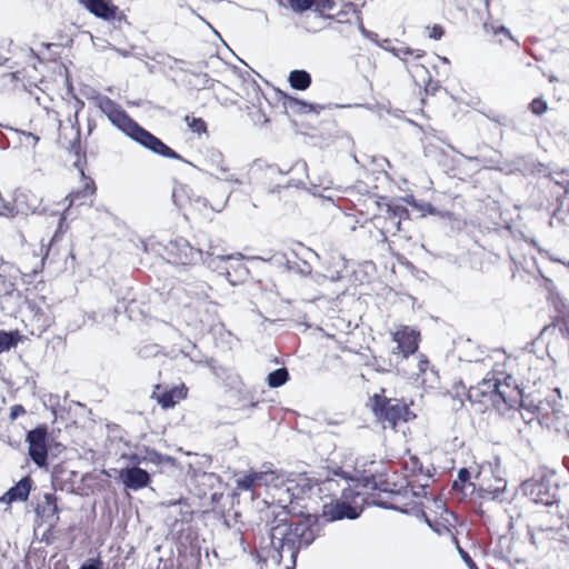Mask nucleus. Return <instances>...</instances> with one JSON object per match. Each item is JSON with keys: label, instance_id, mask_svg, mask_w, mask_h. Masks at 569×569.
<instances>
[{"label": "nucleus", "instance_id": "ea45409f", "mask_svg": "<svg viewBox=\"0 0 569 569\" xmlns=\"http://www.w3.org/2000/svg\"><path fill=\"white\" fill-rule=\"evenodd\" d=\"M522 486H523V489L527 491L528 489H531L535 486H537V482L536 481H526V482H523Z\"/></svg>", "mask_w": 569, "mask_h": 569}, {"label": "nucleus", "instance_id": "f704fd0d", "mask_svg": "<svg viewBox=\"0 0 569 569\" xmlns=\"http://www.w3.org/2000/svg\"><path fill=\"white\" fill-rule=\"evenodd\" d=\"M80 569H102V562L97 560H91L80 567Z\"/></svg>", "mask_w": 569, "mask_h": 569}, {"label": "nucleus", "instance_id": "9b49d317", "mask_svg": "<svg viewBox=\"0 0 569 569\" xmlns=\"http://www.w3.org/2000/svg\"><path fill=\"white\" fill-rule=\"evenodd\" d=\"M274 479L273 471H252L237 479V488L253 490L261 486H269Z\"/></svg>", "mask_w": 569, "mask_h": 569}, {"label": "nucleus", "instance_id": "5701e85b", "mask_svg": "<svg viewBox=\"0 0 569 569\" xmlns=\"http://www.w3.org/2000/svg\"><path fill=\"white\" fill-rule=\"evenodd\" d=\"M359 30L367 39L375 42L377 46L381 47L382 49H385L389 52H391V49H396L395 47L390 46V40L383 39L382 41H380L378 38V34L366 30L362 23H360Z\"/></svg>", "mask_w": 569, "mask_h": 569}, {"label": "nucleus", "instance_id": "b1692460", "mask_svg": "<svg viewBox=\"0 0 569 569\" xmlns=\"http://www.w3.org/2000/svg\"><path fill=\"white\" fill-rule=\"evenodd\" d=\"M184 122L188 126V128L194 133L201 134L207 131V124L201 118L186 116Z\"/></svg>", "mask_w": 569, "mask_h": 569}, {"label": "nucleus", "instance_id": "aec40b11", "mask_svg": "<svg viewBox=\"0 0 569 569\" xmlns=\"http://www.w3.org/2000/svg\"><path fill=\"white\" fill-rule=\"evenodd\" d=\"M20 340V335L18 331H3L0 330V353L9 351L11 348L16 347Z\"/></svg>", "mask_w": 569, "mask_h": 569}, {"label": "nucleus", "instance_id": "423d86ee", "mask_svg": "<svg viewBox=\"0 0 569 569\" xmlns=\"http://www.w3.org/2000/svg\"><path fill=\"white\" fill-rule=\"evenodd\" d=\"M206 171L214 179L228 183L239 184L241 181L231 171L228 162L220 151H211L206 159Z\"/></svg>", "mask_w": 569, "mask_h": 569}, {"label": "nucleus", "instance_id": "bb28decb", "mask_svg": "<svg viewBox=\"0 0 569 569\" xmlns=\"http://www.w3.org/2000/svg\"><path fill=\"white\" fill-rule=\"evenodd\" d=\"M184 248V259H181V263H192L198 261L201 258V250H196L191 248L188 243H183Z\"/></svg>", "mask_w": 569, "mask_h": 569}, {"label": "nucleus", "instance_id": "58836bf2", "mask_svg": "<svg viewBox=\"0 0 569 569\" xmlns=\"http://www.w3.org/2000/svg\"><path fill=\"white\" fill-rule=\"evenodd\" d=\"M470 478V472L467 469H460L458 472V479L461 482H466Z\"/></svg>", "mask_w": 569, "mask_h": 569}, {"label": "nucleus", "instance_id": "c9c22d12", "mask_svg": "<svg viewBox=\"0 0 569 569\" xmlns=\"http://www.w3.org/2000/svg\"><path fill=\"white\" fill-rule=\"evenodd\" d=\"M460 556L462 557L463 561L469 566L470 569H473L476 567L472 559L469 557V555L462 550L461 548H458Z\"/></svg>", "mask_w": 569, "mask_h": 569}, {"label": "nucleus", "instance_id": "7c9ffc66", "mask_svg": "<svg viewBox=\"0 0 569 569\" xmlns=\"http://www.w3.org/2000/svg\"><path fill=\"white\" fill-rule=\"evenodd\" d=\"M406 202L415 208H418L420 210H423V211H427L429 213H433L435 212V209L430 204V203H425V204H418L416 202V200L413 199V197H408L406 199Z\"/></svg>", "mask_w": 569, "mask_h": 569}, {"label": "nucleus", "instance_id": "e433bc0d", "mask_svg": "<svg viewBox=\"0 0 569 569\" xmlns=\"http://www.w3.org/2000/svg\"><path fill=\"white\" fill-rule=\"evenodd\" d=\"M78 318H79V320H78V322L76 325H70L69 326V328L71 330H73V331L80 329L84 325L86 319H84V315L82 312L78 313Z\"/></svg>", "mask_w": 569, "mask_h": 569}, {"label": "nucleus", "instance_id": "a18cd8bd", "mask_svg": "<svg viewBox=\"0 0 569 569\" xmlns=\"http://www.w3.org/2000/svg\"><path fill=\"white\" fill-rule=\"evenodd\" d=\"M279 501H280V502H286V501H287V499L279 498Z\"/></svg>", "mask_w": 569, "mask_h": 569}, {"label": "nucleus", "instance_id": "39448f33", "mask_svg": "<svg viewBox=\"0 0 569 569\" xmlns=\"http://www.w3.org/2000/svg\"><path fill=\"white\" fill-rule=\"evenodd\" d=\"M488 468L491 473V479H488L486 476L481 478L477 495L483 501L503 502L507 499V481L500 475L501 472L498 466L492 468V466L489 465Z\"/></svg>", "mask_w": 569, "mask_h": 569}, {"label": "nucleus", "instance_id": "7ed1b4c3", "mask_svg": "<svg viewBox=\"0 0 569 569\" xmlns=\"http://www.w3.org/2000/svg\"><path fill=\"white\" fill-rule=\"evenodd\" d=\"M315 539L316 531L307 522H280L270 531L271 558L278 563L284 558L295 563L299 549L309 546Z\"/></svg>", "mask_w": 569, "mask_h": 569}, {"label": "nucleus", "instance_id": "dca6fc26", "mask_svg": "<svg viewBox=\"0 0 569 569\" xmlns=\"http://www.w3.org/2000/svg\"><path fill=\"white\" fill-rule=\"evenodd\" d=\"M172 199L173 202L180 208H186L187 206L193 204L191 189L186 184H178L173 188Z\"/></svg>", "mask_w": 569, "mask_h": 569}, {"label": "nucleus", "instance_id": "412c9836", "mask_svg": "<svg viewBox=\"0 0 569 569\" xmlns=\"http://www.w3.org/2000/svg\"><path fill=\"white\" fill-rule=\"evenodd\" d=\"M143 461L146 462H150L154 466H158L160 468H163V467H173L174 466V459L169 457V456H164V455H161V453H158L156 451H150L147 453V456L143 458Z\"/></svg>", "mask_w": 569, "mask_h": 569}, {"label": "nucleus", "instance_id": "72a5a7b5", "mask_svg": "<svg viewBox=\"0 0 569 569\" xmlns=\"http://www.w3.org/2000/svg\"><path fill=\"white\" fill-rule=\"evenodd\" d=\"M442 34H443V30H442V28H441L440 26H437V24H436V26H433V27L430 29V32H429V34H428V36H429V38H431V39H436V40H438V39H440V38L442 37Z\"/></svg>", "mask_w": 569, "mask_h": 569}, {"label": "nucleus", "instance_id": "1a4fd4ad", "mask_svg": "<svg viewBox=\"0 0 569 569\" xmlns=\"http://www.w3.org/2000/svg\"><path fill=\"white\" fill-rule=\"evenodd\" d=\"M188 388L181 383L169 390H163L157 385L152 391L151 398L154 399L163 409L173 408L177 403L187 397Z\"/></svg>", "mask_w": 569, "mask_h": 569}, {"label": "nucleus", "instance_id": "4468645a", "mask_svg": "<svg viewBox=\"0 0 569 569\" xmlns=\"http://www.w3.org/2000/svg\"><path fill=\"white\" fill-rule=\"evenodd\" d=\"M284 106L287 109L298 114H308L312 112L319 114L320 111L325 109L323 106L308 103L306 101L291 97L287 98Z\"/></svg>", "mask_w": 569, "mask_h": 569}, {"label": "nucleus", "instance_id": "a19ab883", "mask_svg": "<svg viewBox=\"0 0 569 569\" xmlns=\"http://www.w3.org/2000/svg\"><path fill=\"white\" fill-rule=\"evenodd\" d=\"M499 31H501V32H505V33L509 34V31H508L505 27L499 28Z\"/></svg>", "mask_w": 569, "mask_h": 569}, {"label": "nucleus", "instance_id": "20e7f679", "mask_svg": "<svg viewBox=\"0 0 569 569\" xmlns=\"http://www.w3.org/2000/svg\"><path fill=\"white\" fill-rule=\"evenodd\" d=\"M370 405L376 418L381 422L385 429L397 430L402 423L416 418V415L408 406L396 399H387L380 395H375Z\"/></svg>", "mask_w": 569, "mask_h": 569}, {"label": "nucleus", "instance_id": "79ce46f5", "mask_svg": "<svg viewBox=\"0 0 569 569\" xmlns=\"http://www.w3.org/2000/svg\"><path fill=\"white\" fill-rule=\"evenodd\" d=\"M556 80H557V79H556V77H553V76H550V77H549V81H550V82H553V81H556Z\"/></svg>", "mask_w": 569, "mask_h": 569}, {"label": "nucleus", "instance_id": "0eeeda50", "mask_svg": "<svg viewBox=\"0 0 569 569\" xmlns=\"http://www.w3.org/2000/svg\"><path fill=\"white\" fill-rule=\"evenodd\" d=\"M26 440L29 445V456L33 462L39 467L46 466L48 457L47 429L44 427H38L30 430Z\"/></svg>", "mask_w": 569, "mask_h": 569}, {"label": "nucleus", "instance_id": "ddd939ff", "mask_svg": "<svg viewBox=\"0 0 569 569\" xmlns=\"http://www.w3.org/2000/svg\"><path fill=\"white\" fill-rule=\"evenodd\" d=\"M32 481L29 477L22 478L14 487H12L0 501L11 503L13 501H24L28 499L31 490Z\"/></svg>", "mask_w": 569, "mask_h": 569}, {"label": "nucleus", "instance_id": "f257e3e1", "mask_svg": "<svg viewBox=\"0 0 569 569\" xmlns=\"http://www.w3.org/2000/svg\"><path fill=\"white\" fill-rule=\"evenodd\" d=\"M352 479L343 477L335 471L332 477L326 479H312L307 476H299L297 480H289L283 492L288 493V501L291 499H309L321 506V516L327 521H336L343 518L356 519L359 512L352 506L359 496ZM281 491V488L279 489Z\"/></svg>", "mask_w": 569, "mask_h": 569}, {"label": "nucleus", "instance_id": "4be33fe9", "mask_svg": "<svg viewBox=\"0 0 569 569\" xmlns=\"http://www.w3.org/2000/svg\"><path fill=\"white\" fill-rule=\"evenodd\" d=\"M288 371L286 368H280L268 375V385L271 388H278L284 385L288 380Z\"/></svg>", "mask_w": 569, "mask_h": 569}, {"label": "nucleus", "instance_id": "c03bdc74", "mask_svg": "<svg viewBox=\"0 0 569 569\" xmlns=\"http://www.w3.org/2000/svg\"><path fill=\"white\" fill-rule=\"evenodd\" d=\"M441 60L445 62V63H448V59L447 58H441Z\"/></svg>", "mask_w": 569, "mask_h": 569}, {"label": "nucleus", "instance_id": "473e14b6", "mask_svg": "<svg viewBox=\"0 0 569 569\" xmlns=\"http://www.w3.org/2000/svg\"><path fill=\"white\" fill-rule=\"evenodd\" d=\"M192 202L193 204H191L190 207L196 209V210H201L202 208H206L207 207V200L204 198H201V197H196L192 199Z\"/></svg>", "mask_w": 569, "mask_h": 569}, {"label": "nucleus", "instance_id": "a878e982", "mask_svg": "<svg viewBox=\"0 0 569 569\" xmlns=\"http://www.w3.org/2000/svg\"><path fill=\"white\" fill-rule=\"evenodd\" d=\"M391 53L396 57H398L399 59H401L402 61H407V56L409 54H412L415 56V58L419 59L423 56V51L421 50H412L408 47H401V48H396V49H391Z\"/></svg>", "mask_w": 569, "mask_h": 569}, {"label": "nucleus", "instance_id": "f8f14e48", "mask_svg": "<svg viewBox=\"0 0 569 569\" xmlns=\"http://www.w3.org/2000/svg\"><path fill=\"white\" fill-rule=\"evenodd\" d=\"M79 2L92 14L103 20L116 17L118 8L107 0H79Z\"/></svg>", "mask_w": 569, "mask_h": 569}, {"label": "nucleus", "instance_id": "c756f323", "mask_svg": "<svg viewBox=\"0 0 569 569\" xmlns=\"http://www.w3.org/2000/svg\"><path fill=\"white\" fill-rule=\"evenodd\" d=\"M315 0H290L293 10L305 11L313 4Z\"/></svg>", "mask_w": 569, "mask_h": 569}, {"label": "nucleus", "instance_id": "f3484780", "mask_svg": "<svg viewBox=\"0 0 569 569\" xmlns=\"http://www.w3.org/2000/svg\"><path fill=\"white\" fill-rule=\"evenodd\" d=\"M290 86L297 90H306L311 83L310 74L305 70H293L288 78Z\"/></svg>", "mask_w": 569, "mask_h": 569}, {"label": "nucleus", "instance_id": "6ab92c4d", "mask_svg": "<svg viewBox=\"0 0 569 569\" xmlns=\"http://www.w3.org/2000/svg\"><path fill=\"white\" fill-rule=\"evenodd\" d=\"M30 309L33 312L34 320L41 327H49L52 323L51 316L48 312V307L44 302L41 306H37L36 303L30 305Z\"/></svg>", "mask_w": 569, "mask_h": 569}, {"label": "nucleus", "instance_id": "f03ea898", "mask_svg": "<svg viewBox=\"0 0 569 569\" xmlns=\"http://www.w3.org/2000/svg\"><path fill=\"white\" fill-rule=\"evenodd\" d=\"M97 108H99L110 120V122L120 129L123 133L137 141L150 151L170 159H181V157L163 143L156 136L150 133L133 121L126 111L114 101L106 96L94 99Z\"/></svg>", "mask_w": 569, "mask_h": 569}, {"label": "nucleus", "instance_id": "c85d7f7f", "mask_svg": "<svg viewBox=\"0 0 569 569\" xmlns=\"http://www.w3.org/2000/svg\"><path fill=\"white\" fill-rule=\"evenodd\" d=\"M428 368H429L428 359L423 356H419V359L417 361L418 372H413L412 375H416L417 379H419L427 372Z\"/></svg>", "mask_w": 569, "mask_h": 569}, {"label": "nucleus", "instance_id": "393cba45", "mask_svg": "<svg viewBox=\"0 0 569 569\" xmlns=\"http://www.w3.org/2000/svg\"><path fill=\"white\" fill-rule=\"evenodd\" d=\"M313 4L316 7V11L321 16L331 17V12L335 9V2L332 0H315Z\"/></svg>", "mask_w": 569, "mask_h": 569}, {"label": "nucleus", "instance_id": "37998d69", "mask_svg": "<svg viewBox=\"0 0 569 569\" xmlns=\"http://www.w3.org/2000/svg\"><path fill=\"white\" fill-rule=\"evenodd\" d=\"M485 472H486V469H485V467H482V470L480 471L479 477H482V475H485Z\"/></svg>", "mask_w": 569, "mask_h": 569}, {"label": "nucleus", "instance_id": "6e6552de", "mask_svg": "<svg viewBox=\"0 0 569 569\" xmlns=\"http://www.w3.org/2000/svg\"><path fill=\"white\" fill-rule=\"evenodd\" d=\"M392 340L397 343L393 353H401L403 358H408L418 349L419 332L402 326L392 333Z\"/></svg>", "mask_w": 569, "mask_h": 569}, {"label": "nucleus", "instance_id": "9d476101", "mask_svg": "<svg viewBox=\"0 0 569 569\" xmlns=\"http://www.w3.org/2000/svg\"><path fill=\"white\" fill-rule=\"evenodd\" d=\"M119 480L126 488L131 490H140L150 483V475L139 467H127L118 471Z\"/></svg>", "mask_w": 569, "mask_h": 569}, {"label": "nucleus", "instance_id": "cd10ccee", "mask_svg": "<svg viewBox=\"0 0 569 569\" xmlns=\"http://www.w3.org/2000/svg\"><path fill=\"white\" fill-rule=\"evenodd\" d=\"M547 109H548V104L542 99L537 98V99L532 100V102L530 103V110L532 111V113H535L537 116L542 114L545 111H547Z\"/></svg>", "mask_w": 569, "mask_h": 569}, {"label": "nucleus", "instance_id": "2f4dec72", "mask_svg": "<svg viewBox=\"0 0 569 569\" xmlns=\"http://www.w3.org/2000/svg\"><path fill=\"white\" fill-rule=\"evenodd\" d=\"M22 137L23 138L21 139V142L24 146H32V147H34L38 143V141H39V137H37L36 134L30 133V132L29 133L23 132Z\"/></svg>", "mask_w": 569, "mask_h": 569}, {"label": "nucleus", "instance_id": "a211bd4d", "mask_svg": "<svg viewBox=\"0 0 569 569\" xmlns=\"http://www.w3.org/2000/svg\"><path fill=\"white\" fill-rule=\"evenodd\" d=\"M80 173L83 180V188L80 191H72L66 197V200L69 201L68 208L71 207L72 203L80 197H84L86 194H93L94 192L93 181L90 178H87L82 170Z\"/></svg>", "mask_w": 569, "mask_h": 569}, {"label": "nucleus", "instance_id": "4c0bfd02", "mask_svg": "<svg viewBox=\"0 0 569 569\" xmlns=\"http://www.w3.org/2000/svg\"><path fill=\"white\" fill-rule=\"evenodd\" d=\"M26 412L24 408L22 406H14L12 409H11V418L12 419H16L18 418L20 415H23Z\"/></svg>", "mask_w": 569, "mask_h": 569}, {"label": "nucleus", "instance_id": "49530a36", "mask_svg": "<svg viewBox=\"0 0 569 569\" xmlns=\"http://www.w3.org/2000/svg\"><path fill=\"white\" fill-rule=\"evenodd\" d=\"M427 523H428L429 527L432 528V525H431V522L428 519H427Z\"/></svg>", "mask_w": 569, "mask_h": 569}, {"label": "nucleus", "instance_id": "2eb2a0df", "mask_svg": "<svg viewBox=\"0 0 569 569\" xmlns=\"http://www.w3.org/2000/svg\"><path fill=\"white\" fill-rule=\"evenodd\" d=\"M57 499L51 493H46L43 500L37 507V513L47 520H58Z\"/></svg>", "mask_w": 569, "mask_h": 569}]
</instances>
